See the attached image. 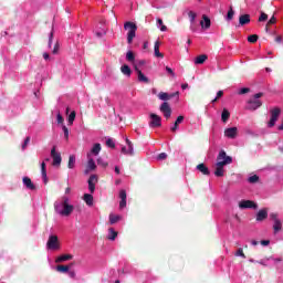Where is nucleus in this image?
Instances as JSON below:
<instances>
[{
	"mask_svg": "<svg viewBox=\"0 0 283 283\" xmlns=\"http://www.w3.org/2000/svg\"><path fill=\"white\" fill-rule=\"evenodd\" d=\"M231 163H233V158L231 156H227V151L220 150L217 156L214 176H217V178H222V176H224V166L231 165Z\"/></svg>",
	"mask_w": 283,
	"mask_h": 283,
	"instance_id": "obj_1",
	"label": "nucleus"
},
{
	"mask_svg": "<svg viewBox=\"0 0 283 283\" xmlns=\"http://www.w3.org/2000/svg\"><path fill=\"white\" fill-rule=\"evenodd\" d=\"M61 206L63 208L62 210H61ZM54 210L60 216H65L67 218L72 216V213L74 212V206L70 205V199L67 197H64L61 205L59 202L54 203Z\"/></svg>",
	"mask_w": 283,
	"mask_h": 283,
	"instance_id": "obj_2",
	"label": "nucleus"
},
{
	"mask_svg": "<svg viewBox=\"0 0 283 283\" xmlns=\"http://www.w3.org/2000/svg\"><path fill=\"white\" fill-rule=\"evenodd\" d=\"M124 30H128L127 33V43L132 44L134 42V39L136 38V30H138V27L134 22H125Z\"/></svg>",
	"mask_w": 283,
	"mask_h": 283,
	"instance_id": "obj_3",
	"label": "nucleus"
},
{
	"mask_svg": "<svg viewBox=\"0 0 283 283\" xmlns=\"http://www.w3.org/2000/svg\"><path fill=\"white\" fill-rule=\"evenodd\" d=\"M280 114H282L281 107H274L270 109V120L268 123V127H275V123H277V119L280 118Z\"/></svg>",
	"mask_w": 283,
	"mask_h": 283,
	"instance_id": "obj_4",
	"label": "nucleus"
},
{
	"mask_svg": "<svg viewBox=\"0 0 283 283\" xmlns=\"http://www.w3.org/2000/svg\"><path fill=\"white\" fill-rule=\"evenodd\" d=\"M46 249H50L51 251H59V249H61V243L59 242V237L56 234L49 237Z\"/></svg>",
	"mask_w": 283,
	"mask_h": 283,
	"instance_id": "obj_5",
	"label": "nucleus"
},
{
	"mask_svg": "<svg viewBox=\"0 0 283 283\" xmlns=\"http://www.w3.org/2000/svg\"><path fill=\"white\" fill-rule=\"evenodd\" d=\"M51 158H53V167H61L63 158L61 157V153L56 151V146H53L51 149Z\"/></svg>",
	"mask_w": 283,
	"mask_h": 283,
	"instance_id": "obj_6",
	"label": "nucleus"
},
{
	"mask_svg": "<svg viewBox=\"0 0 283 283\" xmlns=\"http://www.w3.org/2000/svg\"><path fill=\"white\" fill-rule=\"evenodd\" d=\"M149 116H150L149 127H160L163 125V118L159 115L151 113Z\"/></svg>",
	"mask_w": 283,
	"mask_h": 283,
	"instance_id": "obj_7",
	"label": "nucleus"
},
{
	"mask_svg": "<svg viewBox=\"0 0 283 283\" xmlns=\"http://www.w3.org/2000/svg\"><path fill=\"white\" fill-rule=\"evenodd\" d=\"M261 105H262V101L252 98L248 101V105L245 106V109H249L250 112H255V109H259Z\"/></svg>",
	"mask_w": 283,
	"mask_h": 283,
	"instance_id": "obj_8",
	"label": "nucleus"
},
{
	"mask_svg": "<svg viewBox=\"0 0 283 283\" xmlns=\"http://www.w3.org/2000/svg\"><path fill=\"white\" fill-rule=\"evenodd\" d=\"M240 209H258V203L252 200H241L239 202Z\"/></svg>",
	"mask_w": 283,
	"mask_h": 283,
	"instance_id": "obj_9",
	"label": "nucleus"
},
{
	"mask_svg": "<svg viewBox=\"0 0 283 283\" xmlns=\"http://www.w3.org/2000/svg\"><path fill=\"white\" fill-rule=\"evenodd\" d=\"M160 112H163L165 118L169 119L171 118V106H169L168 102H164L160 107Z\"/></svg>",
	"mask_w": 283,
	"mask_h": 283,
	"instance_id": "obj_10",
	"label": "nucleus"
},
{
	"mask_svg": "<svg viewBox=\"0 0 283 283\" xmlns=\"http://www.w3.org/2000/svg\"><path fill=\"white\" fill-rule=\"evenodd\" d=\"M178 97V96H180V92H175V93H172V94H169V93H165V92H160L159 94H158V99L159 101H171V98H174V97Z\"/></svg>",
	"mask_w": 283,
	"mask_h": 283,
	"instance_id": "obj_11",
	"label": "nucleus"
},
{
	"mask_svg": "<svg viewBox=\"0 0 283 283\" xmlns=\"http://www.w3.org/2000/svg\"><path fill=\"white\" fill-rule=\"evenodd\" d=\"M96 182H98V177L96 175H91L88 178V190L91 193L96 191Z\"/></svg>",
	"mask_w": 283,
	"mask_h": 283,
	"instance_id": "obj_12",
	"label": "nucleus"
},
{
	"mask_svg": "<svg viewBox=\"0 0 283 283\" xmlns=\"http://www.w3.org/2000/svg\"><path fill=\"white\" fill-rule=\"evenodd\" d=\"M135 72H137V78L139 83L149 84V77L145 76V74L143 73V71H140V69H138V66H135Z\"/></svg>",
	"mask_w": 283,
	"mask_h": 283,
	"instance_id": "obj_13",
	"label": "nucleus"
},
{
	"mask_svg": "<svg viewBox=\"0 0 283 283\" xmlns=\"http://www.w3.org/2000/svg\"><path fill=\"white\" fill-rule=\"evenodd\" d=\"M269 218V211L266 209L259 210L256 213V222H263Z\"/></svg>",
	"mask_w": 283,
	"mask_h": 283,
	"instance_id": "obj_14",
	"label": "nucleus"
},
{
	"mask_svg": "<svg viewBox=\"0 0 283 283\" xmlns=\"http://www.w3.org/2000/svg\"><path fill=\"white\" fill-rule=\"evenodd\" d=\"M22 182L27 189H30V191H34L36 189V186H34L30 177H23Z\"/></svg>",
	"mask_w": 283,
	"mask_h": 283,
	"instance_id": "obj_15",
	"label": "nucleus"
},
{
	"mask_svg": "<svg viewBox=\"0 0 283 283\" xmlns=\"http://www.w3.org/2000/svg\"><path fill=\"white\" fill-rule=\"evenodd\" d=\"M224 136L227 138H235L238 136V127H231L224 130Z\"/></svg>",
	"mask_w": 283,
	"mask_h": 283,
	"instance_id": "obj_16",
	"label": "nucleus"
},
{
	"mask_svg": "<svg viewBox=\"0 0 283 283\" xmlns=\"http://www.w3.org/2000/svg\"><path fill=\"white\" fill-rule=\"evenodd\" d=\"M200 25L201 28H203L205 30H209V28H211V19H209V17H207L206 14L202 15V20L200 21Z\"/></svg>",
	"mask_w": 283,
	"mask_h": 283,
	"instance_id": "obj_17",
	"label": "nucleus"
},
{
	"mask_svg": "<svg viewBox=\"0 0 283 283\" xmlns=\"http://www.w3.org/2000/svg\"><path fill=\"white\" fill-rule=\"evenodd\" d=\"M154 52L157 59H165V54L160 53V41L155 42Z\"/></svg>",
	"mask_w": 283,
	"mask_h": 283,
	"instance_id": "obj_18",
	"label": "nucleus"
},
{
	"mask_svg": "<svg viewBox=\"0 0 283 283\" xmlns=\"http://www.w3.org/2000/svg\"><path fill=\"white\" fill-rule=\"evenodd\" d=\"M197 170L203 176H209L211 174V171H209V167H207L205 164L197 165Z\"/></svg>",
	"mask_w": 283,
	"mask_h": 283,
	"instance_id": "obj_19",
	"label": "nucleus"
},
{
	"mask_svg": "<svg viewBox=\"0 0 283 283\" xmlns=\"http://www.w3.org/2000/svg\"><path fill=\"white\" fill-rule=\"evenodd\" d=\"M188 17H189V20H190V23H191L190 30L192 32H196V27H193V23H196V17H198V14H196V12H193V11H189Z\"/></svg>",
	"mask_w": 283,
	"mask_h": 283,
	"instance_id": "obj_20",
	"label": "nucleus"
},
{
	"mask_svg": "<svg viewBox=\"0 0 283 283\" xmlns=\"http://www.w3.org/2000/svg\"><path fill=\"white\" fill-rule=\"evenodd\" d=\"M248 23H251V15L242 14V15L239 17V24L240 25H248Z\"/></svg>",
	"mask_w": 283,
	"mask_h": 283,
	"instance_id": "obj_21",
	"label": "nucleus"
},
{
	"mask_svg": "<svg viewBox=\"0 0 283 283\" xmlns=\"http://www.w3.org/2000/svg\"><path fill=\"white\" fill-rule=\"evenodd\" d=\"M182 120H185V116L180 115L177 117V119L175 120L174 126L170 128V132L176 133L178 132V125H180L182 123Z\"/></svg>",
	"mask_w": 283,
	"mask_h": 283,
	"instance_id": "obj_22",
	"label": "nucleus"
},
{
	"mask_svg": "<svg viewBox=\"0 0 283 283\" xmlns=\"http://www.w3.org/2000/svg\"><path fill=\"white\" fill-rule=\"evenodd\" d=\"M73 258H74V255H72V254H62V255L57 256L55 262L56 263L67 262V260H72Z\"/></svg>",
	"mask_w": 283,
	"mask_h": 283,
	"instance_id": "obj_23",
	"label": "nucleus"
},
{
	"mask_svg": "<svg viewBox=\"0 0 283 283\" xmlns=\"http://www.w3.org/2000/svg\"><path fill=\"white\" fill-rule=\"evenodd\" d=\"M84 202L87 205V207H93L94 206V196H92L90 193H85Z\"/></svg>",
	"mask_w": 283,
	"mask_h": 283,
	"instance_id": "obj_24",
	"label": "nucleus"
},
{
	"mask_svg": "<svg viewBox=\"0 0 283 283\" xmlns=\"http://www.w3.org/2000/svg\"><path fill=\"white\" fill-rule=\"evenodd\" d=\"M96 169V163L90 158L86 165V174Z\"/></svg>",
	"mask_w": 283,
	"mask_h": 283,
	"instance_id": "obj_25",
	"label": "nucleus"
},
{
	"mask_svg": "<svg viewBox=\"0 0 283 283\" xmlns=\"http://www.w3.org/2000/svg\"><path fill=\"white\" fill-rule=\"evenodd\" d=\"M70 266H74V263H71L70 265H57L56 271H59V273H69Z\"/></svg>",
	"mask_w": 283,
	"mask_h": 283,
	"instance_id": "obj_26",
	"label": "nucleus"
},
{
	"mask_svg": "<svg viewBox=\"0 0 283 283\" xmlns=\"http://www.w3.org/2000/svg\"><path fill=\"white\" fill-rule=\"evenodd\" d=\"M41 174L44 180V185H48V170L45 169V161L41 164Z\"/></svg>",
	"mask_w": 283,
	"mask_h": 283,
	"instance_id": "obj_27",
	"label": "nucleus"
},
{
	"mask_svg": "<svg viewBox=\"0 0 283 283\" xmlns=\"http://www.w3.org/2000/svg\"><path fill=\"white\" fill-rule=\"evenodd\" d=\"M120 72H122V74H124L125 76H132V69H130L129 65H127V64L122 65Z\"/></svg>",
	"mask_w": 283,
	"mask_h": 283,
	"instance_id": "obj_28",
	"label": "nucleus"
},
{
	"mask_svg": "<svg viewBox=\"0 0 283 283\" xmlns=\"http://www.w3.org/2000/svg\"><path fill=\"white\" fill-rule=\"evenodd\" d=\"M229 118H231V113L229 112V109L223 108V111L221 113V120L223 123H227V120H229Z\"/></svg>",
	"mask_w": 283,
	"mask_h": 283,
	"instance_id": "obj_29",
	"label": "nucleus"
},
{
	"mask_svg": "<svg viewBox=\"0 0 283 283\" xmlns=\"http://www.w3.org/2000/svg\"><path fill=\"white\" fill-rule=\"evenodd\" d=\"M67 167L69 169H74V167H76V156L70 155Z\"/></svg>",
	"mask_w": 283,
	"mask_h": 283,
	"instance_id": "obj_30",
	"label": "nucleus"
},
{
	"mask_svg": "<svg viewBox=\"0 0 283 283\" xmlns=\"http://www.w3.org/2000/svg\"><path fill=\"white\" fill-rule=\"evenodd\" d=\"M207 59H208L207 54L198 55L195 60V64L202 65V63H205V61H207Z\"/></svg>",
	"mask_w": 283,
	"mask_h": 283,
	"instance_id": "obj_31",
	"label": "nucleus"
},
{
	"mask_svg": "<svg viewBox=\"0 0 283 283\" xmlns=\"http://www.w3.org/2000/svg\"><path fill=\"white\" fill-rule=\"evenodd\" d=\"M108 233H109L107 237L108 240L114 241V240H116V238H118V232L116 230H114V228H109Z\"/></svg>",
	"mask_w": 283,
	"mask_h": 283,
	"instance_id": "obj_32",
	"label": "nucleus"
},
{
	"mask_svg": "<svg viewBox=\"0 0 283 283\" xmlns=\"http://www.w3.org/2000/svg\"><path fill=\"white\" fill-rule=\"evenodd\" d=\"M101 144L97 143V144H94L93 145V148L91 149V154H93V156H98V154H101Z\"/></svg>",
	"mask_w": 283,
	"mask_h": 283,
	"instance_id": "obj_33",
	"label": "nucleus"
},
{
	"mask_svg": "<svg viewBox=\"0 0 283 283\" xmlns=\"http://www.w3.org/2000/svg\"><path fill=\"white\" fill-rule=\"evenodd\" d=\"M123 217L118 216V214H109V222L111 224H116V222H120V219Z\"/></svg>",
	"mask_w": 283,
	"mask_h": 283,
	"instance_id": "obj_34",
	"label": "nucleus"
},
{
	"mask_svg": "<svg viewBox=\"0 0 283 283\" xmlns=\"http://www.w3.org/2000/svg\"><path fill=\"white\" fill-rule=\"evenodd\" d=\"M126 60L129 62V63H134L136 61V55L134 54V51H128L126 53Z\"/></svg>",
	"mask_w": 283,
	"mask_h": 283,
	"instance_id": "obj_35",
	"label": "nucleus"
},
{
	"mask_svg": "<svg viewBox=\"0 0 283 283\" xmlns=\"http://www.w3.org/2000/svg\"><path fill=\"white\" fill-rule=\"evenodd\" d=\"M273 229L274 233L282 231V221H280V219L274 221Z\"/></svg>",
	"mask_w": 283,
	"mask_h": 283,
	"instance_id": "obj_36",
	"label": "nucleus"
},
{
	"mask_svg": "<svg viewBox=\"0 0 283 283\" xmlns=\"http://www.w3.org/2000/svg\"><path fill=\"white\" fill-rule=\"evenodd\" d=\"M74 120H76V112L72 111L67 117L69 125H74Z\"/></svg>",
	"mask_w": 283,
	"mask_h": 283,
	"instance_id": "obj_37",
	"label": "nucleus"
},
{
	"mask_svg": "<svg viewBox=\"0 0 283 283\" xmlns=\"http://www.w3.org/2000/svg\"><path fill=\"white\" fill-rule=\"evenodd\" d=\"M248 182H250V185H255V182H260V177L258 175H253L248 178Z\"/></svg>",
	"mask_w": 283,
	"mask_h": 283,
	"instance_id": "obj_38",
	"label": "nucleus"
},
{
	"mask_svg": "<svg viewBox=\"0 0 283 283\" xmlns=\"http://www.w3.org/2000/svg\"><path fill=\"white\" fill-rule=\"evenodd\" d=\"M234 15H235V11H233V7H230L228 14H227V21H233Z\"/></svg>",
	"mask_w": 283,
	"mask_h": 283,
	"instance_id": "obj_39",
	"label": "nucleus"
},
{
	"mask_svg": "<svg viewBox=\"0 0 283 283\" xmlns=\"http://www.w3.org/2000/svg\"><path fill=\"white\" fill-rule=\"evenodd\" d=\"M126 145H128L129 156H134V144L132 143V140L126 138Z\"/></svg>",
	"mask_w": 283,
	"mask_h": 283,
	"instance_id": "obj_40",
	"label": "nucleus"
},
{
	"mask_svg": "<svg viewBox=\"0 0 283 283\" xmlns=\"http://www.w3.org/2000/svg\"><path fill=\"white\" fill-rule=\"evenodd\" d=\"M258 39H260L258 34H252L248 36L249 43H258Z\"/></svg>",
	"mask_w": 283,
	"mask_h": 283,
	"instance_id": "obj_41",
	"label": "nucleus"
},
{
	"mask_svg": "<svg viewBox=\"0 0 283 283\" xmlns=\"http://www.w3.org/2000/svg\"><path fill=\"white\" fill-rule=\"evenodd\" d=\"M106 146H108L111 149H115L116 148V143H114V139L108 138L106 140Z\"/></svg>",
	"mask_w": 283,
	"mask_h": 283,
	"instance_id": "obj_42",
	"label": "nucleus"
},
{
	"mask_svg": "<svg viewBox=\"0 0 283 283\" xmlns=\"http://www.w3.org/2000/svg\"><path fill=\"white\" fill-rule=\"evenodd\" d=\"M157 23L158 25H161L160 27L161 32H167V25L163 24V19L158 18Z\"/></svg>",
	"mask_w": 283,
	"mask_h": 283,
	"instance_id": "obj_43",
	"label": "nucleus"
},
{
	"mask_svg": "<svg viewBox=\"0 0 283 283\" xmlns=\"http://www.w3.org/2000/svg\"><path fill=\"white\" fill-rule=\"evenodd\" d=\"M63 133H64V138H66V140H69L70 138V129H67V126L63 125L62 126Z\"/></svg>",
	"mask_w": 283,
	"mask_h": 283,
	"instance_id": "obj_44",
	"label": "nucleus"
},
{
	"mask_svg": "<svg viewBox=\"0 0 283 283\" xmlns=\"http://www.w3.org/2000/svg\"><path fill=\"white\" fill-rule=\"evenodd\" d=\"M235 255L240 256V258H243V259H247V255L244 254V250H242V248L238 249Z\"/></svg>",
	"mask_w": 283,
	"mask_h": 283,
	"instance_id": "obj_45",
	"label": "nucleus"
},
{
	"mask_svg": "<svg viewBox=\"0 0 283 283\" xmlns=\"http://www.w3.org/2000/svg\"><path fill=\"white\" fill-rule=\"evenodd\" d=\"M166 72L167 74H169V76H171L172 78H176V73L174 72V70L169 66H166Z\"/></svg>",
	"mask_w": 283,
	"mask_h": 283,
	"instance_id": "obj_46",
	"label": "nucleus"
},
{
	"mask_svg": "<svg viewBox=\"0 0 283 283\" xmlns=\"http://www.w3.org/2000/svg\"><path fill=\"white\" fill-rule=\"evenodd\" d=\"M268 19H269V14L264 12H262L261 15L259 17L260 22L266 21Z\"/></svg>",
	"mask_w": 283,
	"mask_h": 283,
	"instance_id": "obj_47",
	"label": "nucleus"
},
{
	"mask_svg": "<svg viewBox=\"0 0 283 283\" xmlns=\"http://www.w3.org/2000/svg\"><path fill=\"white\" fill-rule=\"evenodd\" d=\"M119 198H120V200H127V191L120 190L119 191Z\"/></svg>",
	"mask_w": 283,
	"mask_h": 283,
	"instance_id": "obj_48",
	"label": "nucleus"
},
{
	"mask_svg": "<svg viewBox=\"0 0 283 283\" xmlns=\"http://www.w3.org/2000/svg\"><path fill=\"white\" fill-rule=\"evenodd\" d=\"M125 207H127V199H120L119 209H125Z\"/></svg>",
	"mask_w": 283,
	"mask_h": 283,
	"instance_id": "obj_49",
	"label": "nucleus"
},
{
	"mask_svg": "<svg viewBox=\"0 0 283 283\" xmlns=\"http://www.w3.org/2000/svg\"><path fill=\"white\" fill-rule=\"evenodd\" d=\"M97 165H99L101 167H107V161H104L103 158H98L97 159Z\"/></svg>",
	"mask_w": 283,
	"mask_h": 283,
	"instance_id": "obj_50",
	"label": "nucleus"
},
{
	"mask_svg": "<svg viewBox=\"0 0 283 283\" xmlns=\"http://www.w3.org/2000/svg\"><path fill=\"white\" fill-rule=\"evenodd\" d=\"M270 220H273V222H276V220H280L277 218V213H275V212L270 213Z\"/></svg>",
	"mask_w": 283,
	"mask_h": 283,
	"instance_id": "obj_51",
	"label": "nucleus"
},
{
	"mask_svg": "<svg viewBox=\"0 0 283 283\" xmlns=\"http://www.w3.org/2000/svg\"><path fill=\"white\" fill-rule=\"evenodd\" d=\"M249 92H251V88L249 87H243L239 91V94H249Z\"/></svg>",
	"mask_w": 283,
	"mask_h": 283,
	"instance_id": "obj_52",
	"label": "nucleus"
},
{
	"mask_svg": "<svg viewBox=\"0 0 283 283\" xmlns=\"http://www.w3.org/2000/svg\"><path fill=\"white\" fill-rule=\"evenodd\" d=\"M166 158H167L166 153H161L158 155L157 160H166Z\"/></svg>",
	"mask_w": 283,
	"mask_h": 283,
	"instance_id": "obj_53",
	"label": "nucleus"
},
{
	"mask_svg": "<svg viewBox=\"0 0 283 283\" xmlns=\"http://www.w3.org/2000/svg\"><path fill=\"white\" fill-rule=\"evenodd\" d=\"M276 19L274 18V15L268 21V25H275L276 23Z\"/></svg>",
	"mask_w": 283,
	"mask_h": 283,
	"instance_id": "obj_54",
	"label": "nucleus"
},
{
	"mask_svg": "<svg viewBox=\"0 0 283 283\" xmlns=\"http://www.w3.org/2000/svg\"><path fill=\"white\" fill-rule=\"evenodd\" d=\"M28 145H30V137H27V138L24 139V143H23V145H22V149H25V147H28Z\"/></svg>",
	"mask_w": 283,
	"mask_h": 283,
	"instance_id": "obj_55",
	"label": "nucleus"
},
{
	"mask_svg": "<svg viewBox=\"0 0 283 283\" xmlns=\"http://www.w3.org/2000/svg\"><path fill=\"white\" fill-rule=\"evenodd\" d=\"M63 115H61V113L57 114V123L59 125H63Z\"/></svg>",
	"mask_w": 283,
	"mask_h": 283,
	"instance_id": "obj_56",
	"label": "nucleus"
},
{
	"mask_svg": "<svg viewBox=\"0 0 283 283\" xmlns=\"http://www.w3.org/2000/svg\"><path fill=\"white\" fill-rule=\"evenodd\" d=\"M262 96H264V93H256L254 94L253 99L258 101V98H262Z\"/></svg>",
	"mask_w": 283,
	"mask_h": 283,
	"instance_id": "obj_57",
	"label": "nucleus"
},
{
	"mask_svg": "<svg viewBox=\"0 0 283 283\" xmlns=\"http://www.w3.org/2000/svg\"><path fill=\"white\" fill-rule=\"evenodd\" d=\"M262 247H269L271 244L270 240H262L261 241Z\"/></svg>",
	"mask_w": 283,
	"mask_h": 283,
	"instance_id": "obj_58",
	"label": "nucleus"
},
{
	"mask_svg": "<svg viewBox=\"0 0 283 283\" xmlns=\"http://www.w3.org/2000/svg\"><path fill=\"white\" fill-rule=\"evenodd\" d=\"M52 39H54V33L53 32L50 33L49 48H52Z\"/></svg>",
	"mask_w": 283,
	"mask_h": 283,
	"instance_id": "obj_59",
	"label": "nucleus"
},
{
	"mask_svg": "<svg viewBox=\"0 0 283 283\" xmlns=\"http://www.w3.org/2000/svg\"><path fill=\"white\" fill-rule=\"evenodd\" d=\"M224 96V92L223 91H219L218 93H217V96H216V98H222Z\"/></svg>",
	"mask_w": 283,
	"mask_h": 283,
	"instance_id": "obj_60",
	"label": "nucleus"
},
{
	"mask_svg": "<svg viewBox=\"0 0 283 283\" xmlns=\"http://www.w3.org/2000/svg\"><path fill=\"white\" fill-rule=\"evenodd\" d=\"M53 54H59V43H56L55 45H54V49H53Z\"/></svg>",
	"mask_w": 283,
	"mask_h": 283,
	"instance_id": "obj_61",
	"label": "nucleus"
},
{
	"mask_svg": "<svg viewBox=\"0 0 283 283\" xmlns=\"http://www.w3.org/2000/svg\"><path fill=\"white\" fill-rule=\"evenodd\" d=\"M122 154H125V155L128 154V155H129V148H127V147L124 146V147L122 148Z\"/></svg>",
	"mask_w": 283,
	"mask_h": 283,
	"instance_id": "obj_62",
	"label": "nucleus"
},
{
	"mask_svg": "<svg viewBox=\"0 0 283 283\" xmlns=\"http://www.w3.org/2000/svg\"><path fill=\"white\" fill-rule=\"evenodd\" d=\"M69 276L74 280V277H76V272H74V271H69Z\"/></svg>",
	"mask_w": 283,
	"mask_h": 283,
	"instance_id": "obj_63",
	"label": "nucleus"
},
{
	"mask_svg": "<svg viewBox=\"0 0 283 283\" xmlns=\"http://www.w3.org/2000/svg\"><path fill=\"white\" fill-rule=\"evenodd\" d=\"M275 43H282V35H277L275 39H274Z\"/></svg>",
	"mask_w": 283,
	"mask_h": 283,
	"instance_id": "obj_64",
	"label": "nucleus"
}]
</instances>
